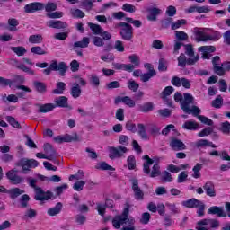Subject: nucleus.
<instances>
[{
    "label": "nucleus",
    "instance_id": "f257e3e1",
    "mask_svg": "<svg viewBox=\"0 0 230 230\" xmlns=\"http://www.w3.org/2000/svg\"><path fill=\"white\" fill-rule=\"evenodd\" d=\"M128 213H130V206L127 205L124 208L121 215L115 216L112 219V226L115 229H121V230H136V220L132 217H128ZM128 224V226H124L121 228V226H125Z\"/></svg>",
    "mask_w": 230,
    "mask_h": 230
},
{
    "label": "nucleus",
    "instance_id": "f03ea898",
    "mask_svg": "<svg viewBox=\"0 0 230 230\" xmlns=\"http://www.w3.org/2000/svg\"><path fill=\"white\" fill-rule=\"evenodd\" d=\"M195 103V97L190 93H183V100L181 102V109L185 112V114H192V116H197L200 114L202 111L198 106L193 105ZM190 105H192L190 107Z\"/></svg>",
    "mask_w": 230,
    "mask_h": 230
},
{
    "label": "nucleus",
    "instance_id": "7ed1b4c3",
    "mask_svg": "<svg viewBox=\"0 0 230 230\" xmlns=\"http://www.w3.org/2000/svg\"><path fill=\"white\" fill-rule=\"evenodd\" d=\"M143 159L146 160V162L143 164V172L145 175H148L151 177V179H155V177H159L161 175V166H159V164L156 162L154 164V160L148 156V155H145L143 156ZM152 171L150 170V166H152Z\"/></svg>",
    "mask_w": 230,
    "mask_h": 230
},
{
    "label": "nucleus",
    "instance_id": "20e7f679",
    "mask_svg": "<svg viewBox=\"0 0 230 230\" xmlns=\"http://www.w3.org/2000/svg\"><path fill=\"white\" fill-rule=\"evenodd\" d=\"M67 64L66 62H59L57 60H52L49 66L43 70V75L46 76H49L52 71H58L60 76H66V73H67Z\"/></svg>",
    "mask_w": 230,
    "mask_h": 230
},
{
    "label": "nucleus",
    "instance_id": "39448f33",
    "mask_svg": "<svg viewBox=\"0 0 230 230\" xmlns=\"http://www.w3.org/2000/svg\"><path fill=\"white\" fill-rule=\"evenodd\" d=\"M213 72L217 76H226V73L230 71V61H225L220 66V58L216 56L212 58Z\"/></svg>",
    "mask_w": 230,
    "mask_h": 230
},
{
    "label": "nucleus",
    "instance_id": "423d86ee",
    "mask_svg": "<svg viewBox=\"0 0 230 230\" xmlns=\"http://www.w3.org/2000/svg\"><path fill=\"white\" fill-rule=\"evenodd\" d=\"M15 166L22 168V173L24 175L30 173L31 168H37L39 166V162L35 159L21 158Z\"/></svg>",
    "mask_w": 230,
    "mask_h": 230
},
{
    "label": "nucleus",
    "instance_id": "0eeeda50",
    "mask_svg": "<svg viewBox=\"0 0 230 230\" xmlns=\"http://www.w3.org/2000/svg\"><path fill=\"white\" fill-rule=\"evenodd\" d=\"M118 28L120 29V36L123 39V40L130 41L132 40L134 37V28H132V25L127 23V22H119L117 24Z\"/></svg>",
    "mask_w": 230,
    "mask_h": 230
},
{
    "label": "nucleus",
    "instance_id": "6e6552de",
    "mask_svg": "<svg viewBox=\"0 0 230 230\" xmlns=\"http://www.w3.org/2000/svg\"><path fill=\"white\" fill-rule=\"evenodd\" d=\"M194 35L196 36V40L198 42H207V40H218L220 39V34L206 35V32L199 28H194Z\"/></svg>",
    "mask_w": 230,
    "mask_h": 230
},
{
    "label": "nucleus",
    "instance_id": "1a4fd4ad",
    "mask_svg": "<svg viewBox=\"0 0 230 230\" xmlns=\"http://www.w3.org/2000/svg\"><path fill=\"white\" fill-rule=\"evenodd\" d=\"M128 152V149L124 146H110L109 147V157L110 159H119Z\"/></svg>",
    "mask_w": 230,
    "mask_h": 230
},
{
    "label": "nucleus",
    "instance_id": "9d476101",
    "mask_svg": "<svg viewBox=\"0 0 230 230\" xmlns=\"http://www.w3.org/2000/svg\"><path fill=\"white\" fill-rule=\"evenodd\" d=\"M34 191H35L34 199L40 202H44V200H49L53 199V192L49 190L44 191L40 187L35 190Z\"/></svg>",
    "mask_w": 230,
    "mask_h": 230
},
{
    "label": "nucleus",
    "instance_id": "9b49d317",
    "mask_svg": "<svg viewBox=\"0 0 230 230\" xmlns=\"http://www.w3.org/2000/svg\"><path fill=\"white\" fill-rule=\"evenodd\" d=\"M132 182V190L134 192V198L136 200H144L145 199V192L139 187V181L137 179L131 180Z\"/></svg>",
    "mask_w": 230,
    "mask_h": 230
},
{
    "label": "nucleus",
    "instance_id": "f8f14e48",
    "mask_svg": "<svg viewBox=\"0 0 230 230\" xmlns=\"http://www.w3.org/2000/svg\"><path fill=\"white\" fill-rule=\"evenodd\" d=\"M25 13H35V12H40L44 10V4L40 2H33L28 4L23 8Z\"/></svg>",
    "mask_w": 230,
    "mask_h": 230
},
{
    "label": "nucleus",
    "instance_id": "ddd939ff",
    "mask_svg": "<svg viewBox=\"0 0 230 230\" xmlns=\"http://www.w3.org/2000/svg\"><path fill=\"white\" fill-rule=\"evenodd\" d=\"M9 64H11V66H13V67H16V69H20L21 71H23V73H28V75H35V71L26 66V65L24 64L19 63L17 59H10Z\"/></svg>",
    "mask_w": 230,
    "mask_h": 230
},
{
    "label": "nucleus",
    "instance_id": "4468645a",
    "mask_svg": "<svg viewBox=\"0 0 230 230\" xmlns=\"http://www.w3.org/2000/svg\"><path fill=\"white\" fill-rule=\"evenodd\" d=\"M43 149H44L45 155H47V160L54 161L55 158L57 157V151L55 150V148H53V146H51V144L49 143L44 144Z\"/></svg>",
    "mask_w": 230,
    "mask_h": 230
},
{
    "label": "nucleus",
    "instance_id": "2eb2a0df",
    "mask_svg": "<svg viewBox=\"0 0 230 230\" xmlns=\"http://www.w3.org/2000/svg\"><path fill=\"white\" fill-rule=\"evenodd\" d=\"M48 28H54L55 30H66L67 28V22L60 20H50L47 22Z\"/></svg>",
    "mask_w": 230,
    "mask_h": 230
},
{
    "label": "nucleus",
    "instance_id": "dca6fc26",
    "mask_svg": "<svg viewBox=\"0 0 230 230\" xmlns=\"http://www.w3.org/2000/svg\"><path fill=\"white\" fill-rule=\"evenodd\" d=\"M107 208H114V201L112 199H106L105 204H101V203H97V211L98 214L101 215V217H104L105 216V210L107 209Z\"/></svg>",
    "mask_w": 230,
    "mask_h": 230
},
{
    "label": "nucleus",
    "instance_id": "f3484780",
    "mask_svg": "<svg viewBox=\"0 0 230 230\" xmlns=\"http://www.w3.org/2000/svg\"><path fill=\"white\" fill-rule=\"evenodd\" d=\"M203 190L206 191L208 197H217V190H215V183L211 181H208L203 185Z\"/></svg>",
    "mask_w": 230,
    "mask_h": 230
},
{
    "label": "nucleus",
    "instance_id": "a211bd4d",
    "mask_svg": "<svg viewBox=\"0 0 230 230\" xmlns=\"http://www.w3.org/2000/svg\"><path fill=\"white\" fill-rule=\"evenodd\" d=\"M13 170H11L6 172L7 179H9V181L15 185L23 182L24 179H22V177L19 176L18 174L13 173Z\"/></svg>",
    "mask_w": 230,
    "mask_h": 230
},
{
    "label": "nucleus",
    "instance_id": "6ab92c4d",
    "mask_svg": "<svg viewBox=\"0 0 230 230\" xmlns=\"http://www.w3.org/2000/svg\"><path fill=\"white\" fill-rule=\"evenodd\" d=\"M208 215H217L219 217H227V214L226 213V211H224V208L222 207H210L208 210Z\"/></svg>",
    "mask_w": 230,
    "mask_h": 230
},
{
    "label": "nucleus",
    "instance_id": "aec40b11",
    "mask_svg": "<svg viewBox=\"0 0 230 230\" xmlns=\"http://www.w3.org/2000/svg\"><path fill=\"white\" fill-rule=\"evenodd\" d=\"M161 9L157 8V7H151L147 9V20L148 21H152V22H155L157 21V15H161Z\"/></svg>",
    "mask_w": 230,
    "mask_h": 230
},
{
    "label": "nucleus",
    "instance_id": "412c9836",
    "mask_svg": "<svg viewBox=\"0 0 230 230\" xmlns=\"http://www.w3.org/2000/svg\"><path fill=\"white\" fill-rule=\"evenodd\" d=\"M56 107H61L63 109H73V107L69 106V103L67 102V97L66 96H60L55 99Z\"/></svg>",
    "mask_w": 230,
    "mask_h": 230
},
{
    "label": "nucleus",
    "instance_id": "4be33fe9",
    "mask_svg": "<svg viewBox=\"0 0 230 230\" xmlns=\"http://www.w3.org/2000/svg\"><path fill=\"white\" fill-rule=\"evenodd\" d=\"M33 87L39 94H46V93H48V85H46V83L44 82L34 81Z\"/></svg>",
    "mask_w": 230,
    "mask_h": 230
},
{
    "label": "nucleus",
    "instance_id": "5701e85b",
    "mask_svg": "<svg viewBox=\"0 0 230 230\" xmlns=\"http://www.w3.org/2000/svg\"><path fill=\"white\" fill-rule=\"evenodd\" d=\"M170 146L172 148V150H186V145L183 141L179 140L177 138H172L170 142Z\"/></svg>",
    "mask_w": 230,
    "mask_h": 230
},
{
    "label": "nucleus",
    "instance_id": "b1692460",
    "mask_svg": "<svg viewBox=\"0 0 230 230\" xmlns=\"http://www.w3.org/2000/svg\"><path fill=\"white\" fill-rule=\"evenodd\" d=\"M201 204H202V201L195 198H192L190 199H188L182 202V206H184L185 208H190L192 209L199 208V206H200Z\"/></svg>",
    "mask_w": 230,
    "mask_h": 230
},
{
    "label": "nucleus",
    "instance_id": "393cba45",
    "mask_svg": "<svg viewBox=\"0 0 230 230\" xmlns=\"http://www.w3.org/2000/svg\"><path fill=\"white\" fill-rule=\"evenodd\" d=\"M70 94L75 99L80 98V96H82V88L80 87V84H78V83H74L72 84V87L70 89Z\"/></svg>",
    "mask_w": 230,
    "mask_h": 230
},
{
    "label": "nucleus",
    "instance_id": "a878e982",
    "mask_svg": "<svg viewBox=\"0 0 230 230\" xmlns=\"http://www.w3.org/2000/svg\"><path fill=\"white\" fill-rule=\"evenodd\" d=\"M62 202H58L55 207L48 209L47 215H49V217H57V215H59L60 211H62Z\"/></svg>",
    "mask_w": 230,
    "mask_h": 230
},
{
    "label": "nucleus",
    "instance_id": "bb28decb",
    "mask_svg": "<svg viewBox=\"0 0 230 230\" xmlns=\"http://www.w3.org/2000/svg\"><path fill=\"white\" fill-rule=\"evenodd\" d=\"M37 107H39L38 112L46 113V112H49L50 111H53V109H55L57 105L53 103H46V104H37Z\"/></svg>",
    "mask_w": 230,
    "mask_h": 230
},
{
    "label": "nucleus",
    "instance_id": "cd10ccee",
    "mask_svg": "<svg viewBox=\"0 0 230 230\" xmlns=\"http://www.w3.org/2000/svg\"><path fill=\"white\" fill-rule=\"evenodd\" d=\"M182 128H184L185 130H198V128H200V125H199V123H197L196 121L187 120L182 125Z\"/></svg>",
    "mask_w": 230,
    "mask_h": 230
},
{
    "label": "nucleus",
    "instance_id": "c85d7f7f",
    "mask_svg": "<svg viewBox=\"0 0 230 230\" xmlns=\"http://www.w3.org/2000/svg\"><path fill=\"white\" fill-rule=\"evenodd\" d=\"M7 193L10 195V199L14 200V199H17V197H21V195L24 193V190L19 188H13L9 190Z\"/></svg>",
    "mask_w": 230,
    "mask_h": 230
},
{
    "label": "nucleus",
    "instance_id": "c756f323",
    "mask_svg": "<svg viewBox=\"0 0 230 230\" xmlns=\"http://www.w3.org/2000/svg\"><path fill=\"white\" fill-rule=\"evenodd\" d=\"M91 39L84 37L81 41H76L74 43V48H89Z\"/></svg>",
    "mask_w": 230,
    "mask_h": 230
},
{
    "label": "nucleus",
    "instance_id": "7c9ffc66",
    "mask_svg": "<svg viewBox=\"0 0 230 230\" xmlns=\"http://www.w3.org/2000/svg\"><path fill=\"white\" fill-rule=\"evenodd\" d=\"M11 50H13V53H15V55H17V57H24V55H26V53H27L26 48H24L22 46L11 47Z\"/></svg>",
    "mask_w": 230,
    "mask_h": 230
},
{
    "label": "nucleus",
    "instance_id": "2f4dec72",
    "mask_svg": "<svg viewBox=\"0 0 230 230\" xmlns=\"http://www.w3.org/2000/svg\"><path fill=\"white\" fill-rule=\"evenodd\" d=\"M96 170H108L110 172H114V167L109 165L106 162H100L95 165Z\"/></svg>",
    "mask_w": 230,
    "mask_h": 230
},
{
    "label": "nucleus",
    "instance_id": "473e14b6",
    "mask_svg": "<svg viewBox=\"0 0 230 230\" xmlns=\"http://www.w3.org/2000/svg\"><path fill=\"white\" fill-rule=\"evenodd\" d=\"M195 118H198V119H199L202 123H204V125H208V127H213V121L204 116V115H200V113H198L197 115H193Z\"/></svg>",
    "mask_w": 230,
    "mask_h": 230
},
{
    "label": "nucleus",
    "instance_id": "72a5a7b5",
    "mask_svg": "<svg viewBox=\"0 0 230 230\" xmlns=\"http://www.w3.org/2000/svg\"><path fill=\"white\" fill-rule=\"evenodd\" d=\"M64 91H66V83L58 82L57 84V89L52 91L53 94H64Z\"/></svg>",
    "mask_w": 230,
    "mask_h": 230
},
{
    "label": "nucleus",
    "instance_id": "f704fd0d",
    "mask_svg": "<svg viewBox=\"0 0 230 230\" xmlns=\"http://www.w3.org/2000/svg\"><path fill=\"white\" fill-rule=\"evenodd\" d=\"M88 26L90 30H92V31L93 32V35H100L102 33V30H103L102 26L93 22H88Z\"/></svg>",
    "mask_w": 230,
    "mask_h": 230
},
{
    "label": "nucleus",
    "instance_id": "c9c22d12",
    "mask_svg": "<svg viewBox=\"0 0 230 230\" xmlns=\"http://www.w3.org/2000/svg\"><path fill=\"white\" fill-rule=\"evenodd\" d=\"M161 181H162V182H172L173 176H172V173H170V172L164 171L162 172Z\"/></svg>",
    "mask_w": 230,
    "mask_h": 230
},
{
    "label": "nucleus",
    "instance_id": "e433bc0d",
    "mask_svg": "<svg viewBox=\"0 0 230 230\" xmlns=\"http://www.w3.org/2000/svg\"><path fill=\"white\" fill-rule=\"evenodd\" d=\"M155 75H157V72L153 71L152 73H145L142 74V75H140V80L141 82L146 83L149 82L152 78H154V76H155Z\"/></svg>",
    "mask_w": 230,
    "mask_h": 230
},
{
    "label": "nucleus",
    "instance_id": "4c0bfd02",
    "mask_svg": "<svg viewBox=\"0 0 230 230\" xmlns=\"http://www.w3.org/2000/svg\"><path fill=\"white\" fill-rule=\"evenodd\" d=\"M219 130L223 134H226L227 136H229L230 135V123H229V121L222 122L220 124Z\"/></svg>",
    "mask_w": 230,
    "mask_h": 230
},
{
    "label": "nucleus",
    "instance_id": "58836bf2",
    "mask_svg": "<svg viewBox=\"0 0 230 230\" xmlns=\"http://www.w3.org/2000/svg\"><path fill=\"white\" fill-rule=\"evenodd\" d=\"M70 13L72 17H75V19H84V17H85V13L80 9H71Z\"/></svg>",
    "mask_w": 230,
    "mask_h": 230
},
{
    "label": "nucleus",
    "instance_id": "ea45409f",
    "mask_svg": "<svg viewBox=\"0 0 230 230\" xmlns=\"http://www.w3.org/2000/svg\"><path fill=\"white\" fill-rule=\"evenodd\" d=\"M175 37L178 42H184L188 39V34L182 31H176Z\"/></svg>",
    "mask_w": 230,
    "mask_h": 230
},
{
    "label": "nucleus",
    "instance_id": "a19ab883",
    "mask_svg": "<svg viewBox=\"0 0 230 230\" xmlns=\"http://www.w3.org/2000/svg\"><path fill=\"white\" fill-rule=\"evenodd\" d=\"M46 17H48V19H62L64 13L58 11L50 12L46 13Z\"/></svg>",
    "mask_w": 230,
    "mask_h": 230
},
{
    "label": "nucleus",
    "instance_id": "79ce46f5",
    "mask_svg": "<svg viewBox=\"0 0 230 230\" xmlns=\"http://www.w3.org/2000/svg\"><path fill=\"white\" fill-rule=\"evenodd\" d=\"M139 111H141V112H150V111H154V103L146 102L139 106Z\"/></svg>",
    "mask_w": 230,
    "mask_h": 230
},
{
    "label": "nucleus",
    "instance_id": "37998d69",
    "mask_svg": "<svg viewBox=\"0 0 230 230\" xmlns=\"http://www.w3.org/2000/svg\"><path fill=\"white\" fill-rule=\"evenodd\" d=\"M222 103H224V99L222 98V95H217V98L212 101L211 105L215 109H220V107H222Z\"/></svg>",
    "mask_w": 230,
    "mask_h": 230
},
{
    "label": "nucleus",
    "instance_id": "c03bdc74",
    "mask_svg": "<svg viewBox=\"0 0 230 230\" xmlns=\"http://www.w3.org/2000/svg\"><path fill=\"white\" fill-rule=\"evenodd\" d=\"M44 8L47 13H50L58 8V4H57V3L50 2L44 5Z\"/></svg>",
    "mask_w": 230,
    "mask_h": 230
},
{
    "label": "nucleus",
    "instance_id": "a18cd8bd",
    "mask_svg": "<svg viewBox=\"0 0 230 230\" xmlns=\"http://www.w3.org/2000/svg\"><path fill=\"white\" fill-rule=\"evenodd\" d=\"M138 128V135L143 139H148V135H146V128H145V124H137Z\"/></svg>",
    "mask_w": 230,
    "mask_h": 230
},
{
    "label": "nucleus",
    "instance_id": "49530a36",
    "mask_svg": "<svg viewBox=\"0 0 230 230\" xmlns=\"http://www.w3.org/2000/svg\"><path fill=\"white\" fill-rule=\"evenodd\" d=\"M64 137V141L65 143H71L73 141H80V139H78V134L74 133L73 136L69 135V134H66L65 136H63Z\"/></svg>",
    "mask_w": 230,
    "mask_h": 230
},
{
    "label": "nucleus",
    "instance_id": "de8ad7c7",
    "mask_svg": "<svg viewBox=\"0 0 230 230\" xmlns=\"http://www.w3.org/2000/svg\"><path fill=\"white\" fill-rule=\"evenodd\" d=\"M8 24L10 26V31H17V26H19V21L15 18H10L8 20Z\"/></svg>",
    "mask_w": 230,
    "mask_h": 230
},
{
    "label": "nucleus",
    "instance_id": "09e8293b",
    "mask_svg": "<svg viewBox=\"0 0 230 230\" xmlns=\"http://www.w3.org/2000/svg\"><path fill=\"white\" fill-rule=\"evenodd\" d=\"M29 42H31V44H40V42H42V35L36 34L30 36Z\"/></svg>",
    "mask_w": 230,
    "mask_h": 230
},
{
    "label": "nucleus",
    "instance_id": "8fccbe9b",
    "mask_svg": "<svg viewBox=\"0 0 230 230\" xmlns=\"http://www.w3.org/2000/svg\"><path fill=\"white\" fill-rule=\"evenodd\" d=\"M186 22H187L184 19H181L176 22H172L171 28H172V30H179V28H181V26H185Z\"/></svg>",
    "mask_w": 230,
    "mask_h": 230
},
{
    "label": "nucleus",
    "instance_id": "3c124183",
    "mask_svg": "<svg viewBox=\"0 0 230 230\" xmlns=\"http://www.w3.org/2000/svg\"><path fill=\"white\" fill-rule=\"evenodd\" d=\"M158 71H168V61H166L164 58L159 59Z\"/></svg>",
    "mask_w": 230,
    "mask_h": 230
},
{
    "label": "nucleus",
    "instance_id": "603ef678",
    "mask_svg": "<svg viewBox=\"0 0 230 230\" xmlns=\"http://www.w3.org/2000/svg\"><path fill=\"white\" fill-rule=\"evenodd\" d=\"M5 119L14 128H21V124H19V121L15 120V118L7 116Z\"/></svg>",
    "mask_w": 230,
    "mask_h": 230
},
{
    "label": "nucleus",
    "instance_id": "864d4df0",
    "mask_svg": "<svg viewBox=\"0 0 230 230\" xmlns=\"http://www.w3.org/2000/svg\"><path fill=\"white\" fill-rule=\"evenodd\" d=\"M84 177H85V172H84L82 170H79L77 173L69 176V181H73L74 179H75V181H82Z\"/></svg>",
    "mask_w": 230,
    "mask_h": 230
},
{
    "label": "nucleus",
    "instance_id": "5fc2aeb1",
    "mask_svg": "<svg viewBox=\"0 0 230 230\" xmlns=\"http://www.w3.org/2000/svg\"><path fill=\"white\" fill-rule=\"evenodd\" d=\"M31 53L34 55H47L48 52L44 50L41 47L36 46L31 48Z\"/></svg>",
    "mask_w": 230,
    "mask_h": 230
},
{
    "label": "nucleus",
    "instance_id": "6e6d98bb",
    "mask_svg": "<svg viewBox=\"0 0 230 230\" xmlns=\"http://www.w3.org/2000/svg\"><path fill=\"white\" fill-rule=\"evenodd\" d=\"M128 88L133 93H137V90L139 89V84L136 83L134 80H129L128 82Z\"/></svg>",
    "mask_w": 230,
    "mask_h": 230
},
{
    "label": "nucleus",
    "instance_id": "4d7b16f0",
    "mask_svg": "<svg viewBox=\"0 0 230 230\" xmlns=\"http://www.w3.org/2000/svg\"><path fill=\"white\" fill-rule=\"evenodd\" d=\"M192 170L194 172L192 177H194V179H200V170H202V164H197Z\"/></svg>",
    "mask_w": 230,
    "mask_h": 230
},
{
    "label": "nucleus",
    "instance_id": "13d9d810",
    "mask_svg": "<svg viewBox=\"0 0 230 230\" xmlns=\"http://www.w3.org/2000/svg\"><path fill=\"white\" fill-rule=\"evenodd\" d=\"M24 218H30L31 220L32 218H35L37 217V210L32 208H28L24 213Z\"/></svg>",
    "mask_w": 230,
    "mask_h": 230
},
{
    "label": "nucleus",
    "instance_id": "bf43d9fd",
    "mask_svg": "<svg viewBox=\"0 0 230 230\" xmlns=\"http://www.w3.org/2000/svg\"><path fill=\"white\" fill-rule=\"evenodd\" d=\"M128 170H136V157L130 155L127 159Z\"/></svg>",
    "mask_w": 230,
    "mask_h": 230
},
{
    "label": "nucleus",
    "instance_id": "052dcab7",
    "mask_svg": "<svg viewBox=\"0 0 230 230\" xmlns=\"http://www.w3.org/2000/svg\"><path fill=\"white\" fill-rule=\"evenodd\" d=\"M28 202H30V196L28 194H23L20 198L21 208H28Z\"/></svg>",
    "mask_w": 230,
    "mask_h": 230
},
{
    "label": "nucleus",
    "instance_id": "680f3d73",
    "mask_svg": "<svg viewBox=\"0 0 230 230\" xmlns=\"http://www.w3.org/2000/svg\"><path fill=\"white\" fill-rule=\"evenodd\" d=\"M128 59L130 60L131 64L135 67H139V65L141 64V61L139 60V57H137L136 54H133L128 57Z\"/></svg>",
    "mask_w": 230,
    "mask_h": 230
},
{
    "label": "nucleus",
    "instance_id": "e2e57ef3",
    "mask_svg": "<svg viewBox=\"0 0 230 230\" xmlns=\"http://www.w3.org/2000/svg\"><path fill=\"white\" fill-rule=\"evenodd\" d=\"M67 188H69V186L67 185V183H64L61 186H58L54 189V191L56 192V194L58 195V197H60V195H62L64 193V190H67Z\"/></svg>",
    "mask_w": 230,
    "mask_h": 230
},
{
    "label": "nucleus",
    "instance_id": "0e129e2a",
    "mask_svg": "<svg viewBox=\"0 0 230 230\" xmlns=\"http://www.w3.org/2000/svg\"><path fill=\"white\" fill-rule=\"evenodd\" d=\"M84 186H85V181L80 180L77 181L74 185L73 189L75 191H82L84 190Z\"/></svg>",
    "mask_w": 230,
    "mask_h": 230
},
{
    "label": "nucleus",
    "instance_id": "69168bd1",
    "mask_svg": "<svg viewBox=\"0 0 230 230\" xmlns=\"http://www.w3.org/2000/svg\"><path fill=\"white\" fill-rule=\"evenodd\" d=\"M188 59H186V55L184 53H181L180 57H178V66L179 67H186Z\"/></svg>",
    "mask_w": 230,
    "mask_h": 230
},
{
    "label": "nucleus",
    "instance_id": "338daca9",
    "mask_svg": "<svg viewBox=\"0 0 230 230\" xmlns=\"http://www.w3.org/2000/svg\"><path fill=\"white\" fill-rule=\"evenodd\" d=\"M90 84L93 85V87H100V77L96 75H92L90 77Z\"/></svg>",
    "mask_w": 230,
    "mask_h": 230
},
{
    "label": "nucleus",
    "instance_id": "774afa93",
    "mask_svg": "<svg viewBox=\"0 0 230 230\" xmlns=\"http://www.w3.org/2000/svg\"><path fill=\"white\" fill-rule=\"evenodd\" d=\"M122 103H125V105H128V107H136V102L128 96L123 97Z\"/></svg>",
    "mask_w": 230,
    "mask_h": 230
}]
</instances>
